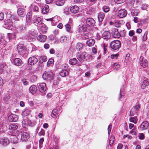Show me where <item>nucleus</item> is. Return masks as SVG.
<instances>
[{
    "instance_id": "1",
    "label": "nucleus",
    "mask_w": 149,
    "mask_h": 149,
    "mask_svg": "<svg viewBox=\"0 0 149 149\" xmlns=\"http://www.w3.org/2000/svg\"><path fill=\"white\" fill-rule=\"evenodd\" d=\"M9 19H7L5 22L4 24L6 26L5 27L9 29H12V27L13 26V22L14 21L17 20V19L16 16L12 14H9L8 17Z\"/></svg>"
},
{
    "instance_id": "2",
    "label": "nucleus",
    "mask_w": 149,
    "mask_h": 149,
    "mask_svg": "<svg viewBox=\"0 0 149 149\" xmlns=\"http://www.w3.org/2000/svg\"><path fill=\"white\" fill-rule=\"evenodd\" d=\"M120 42L118 40H115L111 42L110 44L111 48L114 50H116L119 49L121 47Z\"/></svg>"
},
{
    "instance_id": "3",
    "label": "nucleus",
    "mask_w": 149,
    "mask_h": 149,
    "mask_svg": "<svg viewBox=\"0 0 149 149\" xmlns=\"http://www.w3.org/2000/svg\"><path fill=\"white\" fill-rule=\"evenodd\" d=\"M140 105L139 104H136L135 106L133 107L130 111V115L133 116L137 114L140 109Z\"/></svg>"
},
{
    "instance_id": "4",
    "label": "nucleus",
    "mask_w": 149,
    "mask_h": 149,
    "mask_svg": "<svg viewBox=\"0 0 149 149\" xmlns=\"http://www.w3.org/2000/svg\"><path fill=\"white\" fill-rule=\"evenodd\" d=\"M53 73L52 70L45 71L42 75V78L44 79H50L53 77Z\"/></svg>"
},
{
    "instance_id": "5",
    "label": "nucleus",
    "mask_w": 149,
    "mask_h": 149,
    "mask_svg": "<svg viewBox=\"0 0 149 149\" xmlns=\"http://www.w3.org/2000/svg\"><path fill=\"white\" fill-rule=\"evenodd\" d=\"M38 28L40 29L42 33H46L47 29V28L46 25L42 23L39 24Z\"/></svg>"
},
{
    "instance_id": "6",
    "label": "nucleus",
    "mask_w": 149,
    "mask_h": 149,
    "mask_svg": "<svg viewBox=\"0 0 149 149\" xmlns=\"http://www.w3.org/2000/svg\"><path fill=\"white\" fill-rule=\"evenodd\" d=\"M38 61L37 58L34 56L30 57L28 59V63L31 65H33L37 63Z\"/></svg>"
},
{
    "instance_id": "7",
    "label": "nucleus",
    "mask_w": 149,
    "mask_h": 149,
    "mask_svg": "<svg viewBox=\"0 0 149 149\" xmlns=\"http://www.w3.org/2000/svg\"><path fill=\"white\" fill-rule=\"evenodd\" d=\"M86 55L85 52H83L81 54H79L77 56L78 60L81 62H82L84 59L86 60Z\"/></svg>"
},
{
    "instance_id": "8",
    "label": "nucleus",
    "mask_w": 149,
    "mask_h": 149,
    "mask_svg": "<svg viewBox=\"0 0 149 149\" xmlns=\"http://www.w3.org/2000/svg\"><path fill=\"white\" fill-rule=\"evenodd\" d=\"M18 119V116L15 114H11L8 116V120L11 122H16Z\"/></svg>"
},
{
    "instance_id": "9",
    "label": "nucleus",
    "mask_w": 149,
    "mask_h": 149,
    "mask_svg": "<svg viewBox=\"0 0 149 149\" xmlns=\"http://www.w3.org/2000/svg\"><path fill=\"white\" fill-rule=\"evenodd\" d=\"M42 19L40 17H37V16H34L33 18V21L34 24L35 25L38 24L39 23L40 24V23H42L41 22Z\"/></svg>"
},
{
    "instance_id": "10",
    "label": "nucleus",
    "mask_w": 149,
    "mask_h": 149,
    "mask_svg": "<svg viewBox=\"0 0 149 149\" xmlns=\"http://www.w3.org/2000/svg\"><path fill=\"white\" fill-rule=\"evenodd\" d=\"M32 124L31 121L27 118L24 119L22 121V125L24 127L28 125L32 126Z\"/></svg>"
},
{
    "instance_id": "11",
    "label": "nucleus",
    "mask_w": 149,
    "mask_h": 149,
    "mask_svg": "<svg viewBox=\"0 0 149 149\" xmlns=\"http://www.w3.org/2000/svg\"><path fill=\"white\" fill-rule=\"evenodd\" d=\"M127 14V11L124 9H122L119 10L118 13V15L120 18H123L125 17L126 15Z\"/></svg>"
},
{
    "instance_id": "12",
    "label": "nucleus",
    "mask_w": 149,
    "mask_h": 149,
    "mask_svg": "<svg viewBox=\"0 0 149 149\" xmlns=\"http://www.w3.org/2000/svg\"><path fill=\"white\" fill-rule=\"evenodd\" d=\"M149 123L146 121H145L142 123L140 125V128L141 130L146 129L148 127H149Z\"/></svg>"
},
{
    "instance_id": "13",
    "label": "nucleus",
    "mask_w": 149,
    "mask_h": 149,
    "mask_svg": "<svg viewBox=\"0 0 149 149\" xmlns=\"http://www.w3.org/2000/svg\"><path fill=\"white\" fill-rule=\"evenodd\" d=\"M86 23L89 26H93L95 24V21L93 18H89L86 20Z\"/></svg>"
},
{
    "instance_id": "14",
    "label": "nucleus",
    "mask_w": 149,
    "mask_h": 149,
    "mask_svg": "<svg viewBox=\"0 0 149 149\" xmlns=\"http://www.w3.org/2000/svg\"><path fill=\"white\" fill-rule=\"evenodd\" d=\"M25 47L22 45L19 44L17 47V49L19 53L20 54H22L24 52Z\"/></svg>"
},
{
    "instance_id": "15",
    "label": "nucleus",
    "mask_w": 149,
    "mask_h": 149,
    "mask_svg": "<svg viewBox=\"0 0 149 149\" xmlns=\"http://www.w3.org/2000/svg\"><path fill=\"white\" fill-rule=\"evenodd\" d=\"M29 134L28 133L24 132L22 134L21 139L24 141L28 140L29 138Z\"/></svg>"
},
{
    "instance_id": "16",
    "label": "nucleus",
    "mask_w": 149,
    "mask_h": 149,
    "mask_svg": "<svg viewBox=\"0 0 149 149\" xmlns=\"http://www.w3.org/2000/svg\"><path fill=\"white\" fill-rule=\"evenodd\" d=\"M112 35L115 38H119L120 36V34L118 32V29L115 28L113 29L112 30Z\"/></svg>"
},
{
    "instance_id": "17",
    "label": "nucleus",
    "mask_w": 149,
    "mask_h": 149,
    "mask_svg": "<svg viewBox=\"0 0 149 149\" xmlns=\"http://www.w3.org/2000/svg\"><path fill=\"white\" fill-rule=\"evenodd\" d=\"M38 88L41 92H44L46 89V84L44 83L40 84L38 86Z\"/></svg>"
},
{
    "instance_id": "18",
    "label": "nucleus",
    "mask_w": 149,
    "mask_h": 149,
    "mask_svg": "<svg viewBox=\"0 0 149 149\" xmlns=\"http://www.w3.org/2000/svg\"><path fill=\"white\" fill-rule=\"evenodd\" d=\"M37 39L40 42H44L47 39V37L44 35H40L38 37Z\"/></svg>"
},
{
    "instance_id": "19",
    "label": "nucleus",
    "mask_w": 149,
    "mask_h": 149,
    "mask_svg": "<svg viewBox=\"0 0 149 149\" xmlns=\"http://www.w3.org/2000/svg\"><path fill=\"white\" fill-rule=\"evenodd\" d=\"M79 10V7L76 6H73L70 8V11L73 13H76L78 12Z\"/></svg>"
},
{
    "instance_id": "20",
    "label": "nucleus",
    "mask_w": 149,
    "mask_h": 149,
    "mask_svg": "<svg viewBox=\"0 0 149 149\" xmlns=\"http://www.w3.org/2000/svg\"><path fill=\"white\" fill-rule=\"evenodd\" d=\"M17 13L19 16L24 17L25 15L24 9L22 8H19L17 10Z\"/></svg>"
},
{
    "instance_id": "21",
    "label": "nucleus",
    "mask_w": 149,
    "mask_h": 149,
    "mask_svg": "<svg viewBox=\"0 0 149 149\" xmlns=\"http://www.w3.org/2000/svg\"><path fill=\"white\" fill-rule=\"evenodd\" d=\"M16 29L17 31L18 32L21 33L25 30L26 28L24 25L21 24L18 26Z\"/></svg>"
},
{
    "instance_id": "22",
    "label": "nucleus",
    "mask_w": 149,
    "mask_h": 149,
    "mask_svg": "<svg viewBox=\"0 0 149 149\" xmlns=\"http://www.w3.org/2000/svg\"><path fill=\"white\" fill-rule=\"evenodd\" d=\"M14 64L17 66H20L22 63V61L19 58H15L13 60Z\"/></svg>"
},
{
    "instance_id": "23",
    "label": "nucleus",
    "mask_w": 149,
    "mask_h": 149,
    "mask_svg": "<svg viewBox=\"0 0 149 149\" xmlns=\"http://www.w3.org/2000/svg\"><path fill=\"white\" fill-rule=\"evenodd\" d=\"M95 43V40L93 39H91L87 41L86 44L87 46L91 47L94 45Z\"/></svg>"
},
{
    "instance_id": "24",
    "label": "nucleus",
    "mask_w": 149,
    "mask_h": 149,
    "mask_svg": "<svg viewBox=\"0 0 149 149\" xmlns=\"http://www.w3.org/2000/svg\"><path fill=\"white\" fill-rule=\"evenodd\" d=\"M104 39H109L111 37L110 33L107 31L104 32L102 34Z\"/></svg>"
},
{
    "instance_id": "25",
    "label": "nucleus",
    "mask_w": 149,
    "mask_h": 149,
    "mask_svg": "<svg viewBox=\"0 0 149 149\" xmlns=\"http://www.w3.org/2000/svg\"><path fill=\"white\" fill-rule=\"evenodd\" d=\"M93 37V35L90 33H86L83 35V38L84 39H87L91 38Z\"/></svg>"
},
{
    "instance_id": "26",
    "label": "nucleus",
    "mask_w": 149,
    "mask_h": 149,
    "mask_svg": "<svg viewBox=\"0 0 149 149\" xmlns=\"http://www.w3.org/2000/svg\"><path fill=\"white\" fill-rule=\"evenodd\" d=\"M49 6L48 5H45L42 9V13L44 14H47L49 11Z\"/></svg>"
},
{
    "instance_id": "27",
    "label": "nucleus",
    "mask_w": 149,
    "mask_h": 149,
    "mask_svg": "<svg viewBox=\"0 0 149 149\" xmlns=\"http://www.w3.org/2000/svg\"><path fill=\"white\" fill-rule=\"evenodd\" d=\"M37 91V87L36 86L33 85L31 86L29 88V91L32 93H34L36 92Z\"/></svg>"
},
{
    "instance_id": "28",
    "label": "nucleus",
    "mask_w": 149,
    "mask_h": 149,
    "mask_svg": "<svg viewBox=\"0 0 149 149\" xmlns=\"http://www.w3.org/2000/svg\"><path fill=\"white\" fill-rule=\"evenodd\" d=\"M105 15L103 13L100 12L98 14V19L99 22H102L104 18Z\"/></svg>"
},
{
    "instance_id": "29",
    "label": "nucleus",
    "mask_w": 149,
    "mask_h": 149,
    "mask_svg": "<svg viewBox=\"0 0 149 149\" xmlns=\"http://www.w3.org/2000/svg\"><path fill=\"white\" fill-rule=\"evenodd\" d=\"M30 113V110L27 108H25L22 111V115L24 116H26L29 115Z\"/></svg>"
},
{
    "instance_id": "30",
    "label": "nucleus",
    "mask_w": 149,
    "mask_h": 149,
    "mask_svg": "<svg viewBox=\"0 0 149 149\" xmlns=\"http://www.w3.org/2000/svg\"><path fill=\"white\" fill-rule=\"evenodd\" d=\"M56 4L58 6H61L63 5L65 3L64 0H56Z\"/></svg>"
},
{
    "instance_id": "31",
    "label": "nucleus",
    "mask_w": 149,
    "mask_h": 149,
    "mask_svg": "<svg viewBox=\"0 0 149 149\" xmlns=\"http://www.w3.org/2000/svg\"><path fill=\"white\" fill-rule=\"evenodd\" d=\"M68 73V72L67 70H63L61 71L60 73V75L61 77H63L67 75Z\"/></svg>"
},
{
    "instance_id": "32",
    "label": "nucleus",
    "mask_w": 149,
    "mask_h": 149,
    "mask_svg": "<svg viewBox=\"0 0 149 149\" xmlns=\"http://www.w3.org/2000/svg\"><path fill=\"white\" fill-rule=\"evenodd\" d=\"M140 65L143 67L145 68L148 66V61L146 60H144L143 61L140 62Z\"/></svg>"
},
{
    "instance_id": "33",
    "label": "nucleus",
    "mask_w": 149,
    "mask_h": 149,
    "mask_svg": "<svg viewBox=\"0 0 149 149\" xmlns=\"http://www.w3.org/2000/svg\"><path fill=\"white\" fill-rule=\"evenodd\" d=\"M7 41L5 40L4 37L0 36V44L3 45H6L7 44Z\"/></svg>"
},
{
    "instance_id": "34",
    "label": "nucleus",
    "mask_w": 149,
    "mask_h": 149,
    "mask_svg": "<svg viewBox=\"0 0 149 149\" xmlns=\"http://www.w3.org/2000/svg\"><path fill=\"white\" fill-rule=\"evenodd\" d=\"M18 127V126L16 125L12 124L10 125L9 127V129L10 130L14 131L17 130Z\"/></svg>"
},
{
    "instance_id": "35",
    "label": "nucleus",
    "mask_w": 149,
    "mask_h": 149,
    "mask_svg": "<svg viewBox=\"0 0 149 149\" xmlns=\"http://www.w3.org/2000/svg\"><path fill=\"white\" fill-rule=\"evenodd\" d=\"M83 48V45L81 43H77L76 44V48L79 50H81Z\"/></svg>"
},
{
    "instance_id": "36",
    "label": "nucleus",
    "mask_w": 149,
    "mask_h": 149,
    "mask_svg": "<svg viewBox=\"0 0 149 149\" xmlns=\"http://www.w3.org/2000/svg\"><path fill=\"white\" fill-rule=\"evenodd\" d=\"M77 60L76 58L70 59L69 61V63L72 65H75L77 62Z\"/></svg>"
},
{
    "instance_id": "37",
    "label": "nucleus",
    "mask_w": 149,
    "mask_h": 149,
    "mask_svg": "<svg viewBox=\"0 0 149 149\" xmlns=\"http://www.w3.org/2000/svg\"><path fill=\"white\" fill-rule=\"evenodd\" d=\"M129 120L130 122L134 124H136L137 121V118L136 117H131L130 118Z\"/></svg>"
},
{
    "instance_id": "38",
    "label": "nucleus",
    "mask_w": 149,
    "mask_h": 149,
    "mask_svg": "<svg viewBox=\"0 0 149 149\" xmlns=\"http://www.w3.org/2000/svg\"><path fill=\"white\" fill-rule=\"evenodd\" d=\"M7 34V36L9 38V41L10 39L14 38L15 37V34L14 33H8Z\"/></svg>"
},
{
    "instance_id": "39",
    "label": "nucleus",
    "mask_w": 149,
    "mask_h": 149,
    "mask_svg": "<svg viewBox=\"0 0 149 149\" xmlns=\"http://www.w3.org/2000/svg\"><path fill=\"white\" fill-rule=\"evenodd\" d=\"M54 60L53 59L50 58L47 63V65L48 66L52 65L54 63Z\"/></svg>"
},
{
    "instance_id": "40",
    "label": "nucleus",
    "mask_w": 149,
    "mask_h": 149,
    "mask_svg": "<svg viewBox=\"0 0 149 149\" xmlns=\"http://www.w3.org/2000/svg\"><path fill=\"white\" fill-rule=\"evenodd\" d=\"M102 10L104 12L107 13L109 11L110 8L108 6H104L102 7Z\"/></svg>"
},
{
    "instance_id": "41",
    "label": "nucleus",
    "mask_w": 149,
    "mask_h": 149,
    "mask_svg": "<svg viewBox=\"0 0 149 149\" xmlns=\"http://www.w3.org/2000/svg\"><path fill=\"white\" fill-rule=\"evenodd\" d=\"M67 40V38L65 36H61L60 38V41L62 43L66 42Z\"/></svg>"
},
{
    "instance_id": "42",
    "label": "nucleus",
    "mask_w": 149,
    "mask_h": 149,
    "mask_svg": "<svg viewBox=\"0 0 149 149\" xmlns=\"http://www.w3.org/2000/svg\"><path fill=\"white\" fill-rule=\"evenodd\" d=\"M120 64L118 63H114L113 65V67L115 69H117L120 67Z\"/></svg>"
},
{
    "instance_id": "43",
    "label": "nucleus",
    "mask_w": 149,
    "mask_h": 149,
    "mask_svg": "<svg viewBox=\"0 0 149 149\" xmlns=\"http://www.w3.org/2000/svg\"><path fill=\"white\" fill-rule=\"evenodd\" d=\"M2 143L4 145L6 146L9 143V141L7 139H3L1 141Z\"/></svg>"
},
{
    "instance_id": "44",
    "label": "nucleus",
    "mask_w": 149,
    "mask_h": 149,
    "mask_svg": "<svg viewBox=\"0 0 149 149\" xmlns=\"http://www.w3.org/2000/svg\"><path fill=\"white\" fill-rule=\"evenodd\" d=\"M44 141V139L42 138L40 139L39 142V145L40 148H41L42 147L43 143Z\"/></svg>"
},
{
    "instance_id": "45",
    "label": "nucleus",
    "mask_w": 149,
    "mask_h": 149,
    "mask_svg": "<svg viewBox=\"0 0 149 149\" xmlns=\"http://www.w3.org/2000/svg\"><path fill=\"white\" fill-rule=\"evenodd\" d=\"M57 110L56 109H54L53 110V111H52V116L54 117V116H52L53 115L54 116H56L57 114Z\"/></svg>"
},
{
    "instance_id": "46",
    "label": "nucleus",
    "mask_w": 149,
    "mask_h": 149,
    "mask_svg": "<svg viewBox=\"0 0 149 149\" xmlns=\"http://www.w3.org/2000/svg\"><path fill=\"white\" fill-rule=\"evenodd\" d=\"M144 135L143 133H140L139 134L138 137L139 139L141 140H143L144 138Z\"/></svg>"
},
{
    "instance_id": "47",
    "label": "nucleus",
    "mask_w": 149,
    "mask_h": 149,
    "mask_svg": "<svg viewBox=\"0 0 149 149\" xmlns=\"http://www.w3.org/2000/svg\"><path fill=\"white\" fill-rule=\"evenodd\" d=\"M66 30L67 31H69L71 29V26L68 24H67L65 25Z\"/></svg>"
},
{
    "instance_id": "48",
    "label": "nucleus",
    "mask_w": 149,
    "mask_h": 149,
    "mask_svg": "<svg viewBox=\"0 0 149 149\" xmlns=\"http://www.w3.org/2000/svg\"><path fill=\"white\" fill-rule=\"evenodd\" d=\"M114 138L113 137H110L109 140V145L111 146L114 141Z\"/></svg>"
},
{
    "instance_id": "49",
    "label": "nucleus",
    "mask_w": 149,
    "mask_h": 149,
    "mask_svg": "<svg viewBox=\"0 0 149 149\" xmlns=\"http://www.w3.org/2000/svg\"><path fill=\"white\" fill-rule=\"evenodd\" d=\"M26 20H31V14L28 13L26 16Z\"/></svg>"
},
{
    "instance_id": "50",
    "label": "nucleus",
    "mask_w": 149,
    "mask_h": 149,
    "mask_svg": "<svg viewBox=\"0 0 149 149\" xmlns=\"http://www.w3.org/2000/svg\"><path fill=\"white\" fill-rule=\"evenodd\" d=\"M118 56L119 55L118 54H113L111 55L110 57L112 59L114 58H117Z\"/></svg>"
},
{
    "instance_id": "51",
    "label": "nucleus",
    "mask_w": 149,
    "mask_h": 149,
    "mask_svg": "<svg viewBox=\"0 0 149 149\" xmlns=\"http://www.w3.org/2000/svg\"><path fill=\"white\" fill-rule=\"evenodd\" d=\"M114 25L116 27H119L120 26V24L118 21H116L114 22Z\"/></svg>"
},
{
    "instance_id": "52",
    "label": "nucleus",
    "mask_w": 149,
    "mask_h": 149,
    "mask_svg": "<svg viewBox=\"0 0 149 149\" xmlns=\"http://www.w3.org/2000/svg\"><path fill=\"white\" fill-rule=\"evenodd\" d=\"M33 12H38L39 11V8L36 6H35L33 8Z\"/></svg>"
},
{
    "instance_id": "53",
    "label": "nucleus",
    "mask_w": 149,
    "mask_h": 149,
    "mask_svg": "<svg viewBox=\"0 0 149 149\" xmlns=\"http://www.w3.org/2000/svg\"><path fill=\"white\" fill-rule=\"evenodd\" d=\"M115 2L118 4L121 3L125 2V0H114Z\"/></svg>"
},
{
    "instance_id": "54",
    "label": "nucleus",
    "mask_w": 149,
    "mask_h": 149,
    "mask_svg": "<svg viewBox=\"0 0 149 149\" xmlns=\"http://www.w3.org/2000/svg\"><path fill=\"white\" fill-rule=\"evenodd\" d=\"M40 58L42 60V62H45L47 61V57L45 56H41L40 57Z\"/></svg>"
},
{
    "instance_id": "55",
    "label": "nucleus",
    "mask_w": 149,
    "mask_h": 149,
    "mask_svg": "<svg viewBox=\"0 0 149 149\" xmlns=\"http://www.w3.org/2000/svg\"><path fill=\"white\" fill-rule=\"evenodd\" d=\"M68 67V65L66 64H64L62 65V68L64 69L65 70L67 69Z\"/></svg>"
},
{
    "instance_id": "56",
    "label": "nucleus",
    "mask_w": 149,
    "mask_h": 149,
    "mask_svg": "<svg viewBox=\"0 0 149 149\" xmlns=\"http://www.w3.org/2000/svg\"><path fill=\"white\" fill-rule=\"evenodd\" d=\"M135 33V31L133 30H131L129 32V35L130 36H133Z\"/></svg>"
},
{
    "instance_id": "57",
    "label": "nucleus",
    "mask_w": 149,
    "mask_h": 149,
    "mask_svg": "<svg viewBox=\"0 0 149 149\" xmlns=\"http://www.w3.org/2000/svg\"><path fill=\"white\" fill-rule=\"evenodd\" d=\"M112 125L111 124H110L108 126V134L109 135L111 131V129Z\"/></svg>"
},
{
    "instance_id": "58",
    "label": "nucleus",
    "mask_w": 149,
    "mask_h": 149,
    "mask_svg": "<svg viewBox=\"0 0 149 149\" xmlns=\"http://www.w3.org/2000/svg\"><path fill=\"white\" fill-rule=\"evenodd\" d=\"M31 23V20H26V25L27 26H29Z\"/></svg>"
},
{
    "instance_id": "59",
    "label": "nucleus",
    "mask_w": 149,
    "mask_h": 149,
    "mask_svg": "<svg viewBox=\"0 0 149 149\" xmlns=\"http://www.w3.org/2000/svg\"><path fill=\"white\" fill-rule=\"evenodd\" d=\"M126 32V31L125 30H122L120 31V33L121 34V35L122 36H123Z\"/></svg>"
},
{
    "instance_id": "60",
    "label": "nucleus",
    "mask_w": 149,
    "mask_h": 149,
    "mask_svg": "<svg viewBox=\"0 0 149 149\" xmlns=\"http://www.w3.org/2000/svg\"><path fill=\"white\" fill-rule=\"evenodd\" d=\"M84 1V0H74L75 3H81Z\"/></svg>"
},
{
    "instance_id": "61",
    "label": "nucleus",
    "mask_w": 149,
    "mask_h": 149,
    "mask_svg": "<svg viewBox=\"0 0 149 149\" xmlns=\"http://www.w3.org/2000/svg\"><path fill=\"white\" fill-rule=\"evenodd\" d=\"M147 33H145L144 34V35L143 36V41H145L147 40Z\"/></svg>"
},
{
    "instance_id": "62",
    "label": "nucleus",
    "mask_w": 149,
    "mask_h": 149,
    "mask_svg": "<svg viewBox=\"0 0 149 149\" xmlns=\"http://www.w3.org/2000/svg\"><path fill=\"white\" fill-rule=\"evenodd\" d=\"M132 15L133 16H137L138 15L139 12H137L136 10L134 11L133 12H132Z\"/></svg>"
},
{
    "instance_id": "63",
    "label": "nucleus",
    "mask_w": 149,
    "mask_h": 149,
    "mask_svg": "<svg viewBox=\"0 0 149 149\" xmlns=\"http://www.w3.org/2000/svg\"><path fill=\"white\" fill-rule=\"evenodd\" d=\"M147 7V5L146 4H143L142 6V9L143 10H146Z\"/></svg>"
},
{
    "instance_id": "64",
    "label": "nucleus",
    "mask_w": 149,
    "mask_h": 149,
    "mask_svg": "<svg viewBox=\"0 0 149 149\" xmlns=\"http://www.w3.org/2000/svg\"><path fill=\"white\" fill-rule=\"evenodd\" d=\"M123 147V145L122 144L119 143L117 146V149H121Z\"/></svg>"
}]
</instances>
